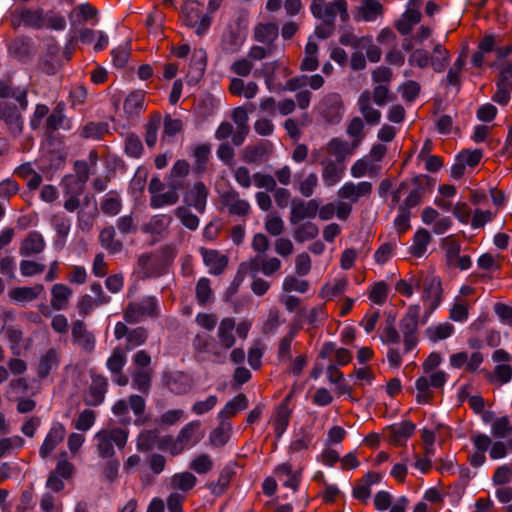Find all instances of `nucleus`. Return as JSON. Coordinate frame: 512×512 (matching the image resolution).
<instances>
[{
    "label": "nucleus",
    "mask_w": 512,
    "mask_h": 512,
    "mask_svg": "<svg viewBox=\"0 0 512 512\" xmlns=\"http://www.w3.org/2000/svg\"><path fill=\"white\" fill-rule=\"evenodd\" d=\"M441 246L445 250L446 261L448 265H453L461 251V245L455 235H449L442 239Z\"/></svg>",
    "instance_id": "43"
},
{
    "label": "nucleus",
    "mask_w": 512,
    "mask_h": 512,
    "mask_svg": "<svg viewBox=\"0 0 512 512\" xmlns=\"http://www.w3.org/2000/svg\"><path fill=\"white\" fill-rule=\"evenodd\" d=\"M372 188V184L368 181H362L358 184L346 182L338 190V197L356 203L361 197H369L372 193Z\"/></svg>",
    "instance_id": "16"
},
{
    "label": "nucleus",
    "mask_w": 512,
    "mask_h": 512,
    "mask_svg": "<svg viewBox=\"0 0 512 512\" xmlns=\"http://www.w3.org/2000/svg\"><path fill=\"white\" fill-rule=\"evenodd\" d=\"M127 362L125 350L121 347H116L112 350L110 357L107 360V368L113 373L122 372L123 367Z\"/></svg>",
    "instance_id": "46"
},
{
    "label": "nucleus",
    "mask_w": 512,
    "mask_h": 512,
    "mask_svg": "<svg viewBox=\"0 0 512 512\" xmlns=\"http://www.w3.org/2000/svg\"><path fill=\"white\" fill-rule=\"evenodd\" d=\"M203 437L204 431L201 430V422L199 420L191 421L179 431L175 443L170 449V453L178 455L185 448L196 445Z\"/></svg>",
    "instance_id": "8"
},
{
    "label": "nucleus",
    "mask_w": 512,
    "mask_h": 512,
    "mask_svg": "<svg viewBox=\"0 0 512 512\" xmlns=\"http://www.w3.org/2000/svg\"><path fill=\"white\" fill-rule=\"evenodd\" d=\"M342 109V100L338 94H330L322 102V115L329 123H338L340 121Z\"/></svg>",
    "instance_id": "21"
},
{
    "label": "nucleus",
    "mask_w": 512,
    "mask_h": 512,
    "mask_svg": "<svg viewBox=\"0 0 512 512\" xmlns=\"http://www.w3.org/2000/svg\"><path fill=\"white\" fill-rule=\"evenodd\" d=\"M415 424L410 420L402 421L399 424H393L386 428V437L388 442L394 446H404L407 440L414 434Z\"/></svg>",
    "instance_id": "15"
},
{
    "label": "nucleus",
    "mask_w": 512,
    "mask_h": 512,
    "mask_svg": "<svg viewBox=\"0 0 512 512\" xmlns=\"http://www.w3.org/2000/svg\"><path fill=\"white\" fill-rule=\"evenodd\" d=\"M50 223L60 238L65 239L68 236L71 221L64 213L52 215Z\"/></svg>",
    "instance_id": "55"
},
{
    "label": "nucleus",
    "mask_w": 512,
    "mask_h": 512,
    "mask_svg": "<svg viewBox=\"0 0 512 512\" xmlns=\"http://www.w3.org/2000/svg\"><path fill=\"white\" fill-rule=\"evenodd\" d=\"M73 290L66 284L57 283L51 287L50 305L55 311L66 310L69 306Z\"/></svg>",
    "instance_id": "22"
},
{
    "label": "nucleus",
    "mask_w": 512,
    "mask_h": 512,
    "mask_svg": "<svg viewBox=\"0 0 512 512\" xmlns=\"http://www.w3.org/2000/svg\"><path fill=\"white\" fill-rule=\"evenodd\" d=\"M195 296L199 305L204 306L213 298V291L210 287V280L202 277L198 280L195 288Z\"/></svg>",
    "instance_id": "49"
},
{
    "label": "nucleus",
    "mask_w": 512,
    "mask_h": 512,
    "mask_svg": "<svg viewBox=\"0 0 512 512\" xmlns=\"http://www.w3.org/2000/svg\"><path fill=\"white\" fill-rule=\"evenodd\" d=\"M121 207V199L116 191H110L101 203L102 212L108 216L117 215Z\"/></svg>",
    "instance_id": "50"
},
{
    "label": "nucleus",
    "mask_w": 512,
    "mask_h": 512,
    "mask_svg": "<svg viewBox=\"0 0 512 512\" xmlns=\"http://www.w3.org/2000/svg\"><path fill=\"white\" fill-rule=\"evenodd\" d=\"M179 200V194L170 189L165 193H159L151 196L150 206L152 208H160L163 206L174 205Z\"/></svg>",
    "instance_id": "57"
},
{
    "label": "nucleus",
    "mask_w": 512,
    "mask_h": 512,
    "mask_svg": "<svg viewBox=\"0 0 512 512\" xmlns=\"http://www.w3.org/2000/svg\"><path fill=\"white\" fill-rule=\"evenodd\" d=\"M44 292L42 284H36L32 287H17L9 292L12 300L20 303H28L37 299Z\"/></svg>",
    "instance_id": "28"
},
{
    "label": "nucleus",
    "mask_w": 512,
    "mask_h": 512,
    "mask_svg": "<svg viewBox=\"0 0 512 512\" xmlns=\"http://www.w3.org/2000/svg\"><path fill=\"white\" fill-rule=\"evenodd\" d=\"M434 55L431 56V67L436 73L443 72L450 60L449 51L441 44H436L433 48Z\"/></svg>",
    "instance_id": "38"
},
{
    "label": "nucleus",
    "mask_w": 512,
    "mask_h": 512,
    "mask_svg": "<svg viewBox=\"0 0 512 512\" xmlns=\"http://www.w3.org/2000/svg\"><path fill=\"white\" fill-rule=\"evenodd\" d=\"M72 343L86 353H92L95 349L96 339L94 334L88 330L84 320L77 319L71 325Z\"/></svg>",
    "instance_id": "11"
},
{
    "label": "nucleus",
    "mask_w": 512,
    "mask_h": 512,
    "mask_svg": "<svg viewBox=\"0 0 512 512\" xmlns=\"http://www.w3.org/2000/svg\"><path fill=\"white\" fill-rule=\"evenodd\" d=\"M232 426L228 421L220 420L219 425L210 433L209 440L215 447H223L230 438Z\"/></svg>",
    "instance_id": "36"
},
{
    "label": "nucleus",
    "mask_w": 512,
    "mask_h": 512,
    "mask_svg": "<svg viewBox=\"0 0 512 512\" xmlns=\"http://www.w3.org/2000/svg\"><path fill=\"white\" fill-rule=\"evenodd\" d=\"M318 209L319 201L317 199L304 201L294 198L291 201L289 221L292 225H297L305 219H313L317 215Z\"/></svg>",
    "instance_id": "10"
},
{
    "label": "nucleus",
    "mask_w": 512,
    "mask_h": 512,
    "mask_svg": "<svg viewBox=\"0 0 512 512\" xmlns=\"http://www.w3.org/2000/svg\"><path fill=\"white\" fill-rule=\"evenodd\" d=\"M430 241V233L426 229H418L413 237V244L410 247L411 254L415 257L423 256Z\"/></svg>",
    "instance_id": "37"
},
{
    "label": "nucleus",
    "mask_w": 512,
    "mask_h": 512,
    "mask_svg": "<svg viewBox=\"0 0 512 512\" xmlns=\"http://www.w3.org/2000/svg\"><path fill=\"white\" fill-rule=\"evenodd\" d=\"M311 14L321 21L315 27V36L318 39L330 38L336 30V16L339 14L341 20L346 21L349 18L346 0H312L310 5Z\"/></svg>",
    "instance_id": "1"
},
{
    "label": "nucleus",
    "mask_w": 512,
    "mask_h": 512,
    "mask_svg": "<svg viewBox=\"0 0 512 512\" xmlns=\"http://www.w3.org/2000/svg\"><path fill=\"white\" fill-rule=\"evenodd\" d=\"M182 18L186 26L195 29L198 36H203L211 26L212 17L203 14V5L197 0H187L182 7Z\"/></svg>",
    "instance_id": "4"
},
{
    "label": "nucleus",
    "mask_w": 512,
    "mask_h": 512,
    "mask_svg": "<svg viewBox=\"0 0 512 512\" xmlns=\"http://www.w3.org/2000/svg\"><path fill=\"white\" fill-rule=\"evenodd\" d=\"M278 35L279 27L276 23L258 24L254 30V39L265 44H272Z\"/></svg>",
    "instance_id": "33"
},
{
    "label": "nucleus",
    "mask_w": 512,
    "mask_h": 512,
    "mask_svg": "<svg viewBox=\"0 0 512 512\" xmlns=\"http://www.w3.org/2000/svg\"><path fill=\"white\" fill-rule=\"evenodd\" d=\"M408 63L410 66H416L424 69L429 64L431 65V56L425 49H416L410 54Z\"/></svg>",
    "instance_id": "64"
},
{
    "label": "nucleus",
    "mask_w": 512,
    "mask_h": 512,
    "mask_svg": "<svg viewBox=\"0 0 512 512\" xmlns=\"http://www.w3.org/2000/svg\"><path fill=\"white\" fill-rule=\"evenodd\" d=\"M361 17L365 21H373L383 13V6L377 0H364L359 9Z\"/></svg>",
    "instance_id": "44"
},
{
    "label": "nucleus",
    "mask_w": 512,
    "mask_h": 512,
    "mask_svg": "<svg viewBox=\"0 0 512 512\" xmlns=\"http://www.w3.org/2000/svg\"><path fill=\"white\" fill-rule=\"evenodd\" d=\"M422 301L427 303V310L422 323H425L430 314L438 308L442 302V284L439 277L435 275H426L423 279Z\"/></svg>",
    "instance_id": "6"
},
{
    "label": "nucleus",
    "mask_w": 512,
    "mask_h": 512,
    "mask_svg": "<svg viewBox=\"0 0 512 512\" xmlns=\"http://www.w3.org/2000/svg\"><path fill=\"white\" fill-rule=\"evenodd\" d=\"M291 410L284 405H279L274 419V431L277 438H280L289 425Z\"/></svg>",
    "instance_id": "45"
},
{
    "label": "nucleus",
    "mask_w": 512,
    "mask_h": 512,
    "mask_svg": "<svg viewBox=\"0 0 512 512\" xmlns=\"http://www.w3.org/2000/svg\"><path fill=\"white\" fill-rule=\"evenodd\" d=\"M143 144L138 135L129 133L125 137V153L133 158H139L143 153Z\"/></svg>",
    "instance_id": "56"
},
{
    "label": "nucleus",
    "mask_w": 512,
    "mask_h": 512,
    "mask_svg": "<svg viewBox=\"0 0 512 512\" xmlns=\"http://www.w3.org/2000/svg\"><path fill=\"white\" fill-rule=\"evenodd\" d=\"M65 434L66 430L64 426L58 422L54 423L39 449V454L41 458H47L57 447V445L63 441Z\"/></svg>",
    "instance_id": "18"
},
{
    "label": "nucleus",
    "mask_w": 512,
    "mask_h": 512,
    "mask_svg": "<svg viewBox=\"0 0 512 512\" xmlns=\"http://www.w3.org/2000/svg\"><path fill=\"white\" fill-rule=\"evenodd\" d=\"M108 389V380L100 374H91V384L84 395V402L88 406H99L105 399Z\"/></svg>",
    "instance_id": "14"
},
{
    "label": "nucleus",
    "mask_w": 512,
    "mask_h": 512,
    "mask_svg": "<svg viewBox=\"0 0 512 512\" xmlns=\"http://www.w3.org/2000/svg\"><path fill=\"white\" fill-rule=\"evenodd\" d=\"M322 165V179L324 184L328 187L336 185L341 181L345 174V164L333 159H324L320 161Z\"/></svg>",
    "instance_id": "17"
},
{
    "label": "nucleus",
    "mask_w": 512,
    "mask_h": 512,
    "mask_svg": "<svg viewBox=\"0 0 512 512\" xmlns=\"http://www.w3.org/2000/svg\"><path fill=\"white\" fill-rule=\"evenodd\" d=\"M24 439L20 436L2 438L0 440V458L9 455L24 446Z\"/></svg>",
    "instance_id": "60"
},
{
    "label": "nucleus",
    "mask_w": 512,
    "mask_h": 512,
    "mask_svg": "<svg viewBox=\"0 0 512 512\" xmlns=\"http://www.w3.org/2000/svg\"><path fill=\"white\" fill-rule=\"evenodd\" d=\"M9 54L19 61L29 60L35 53L31 38L20 36L12 40L8 46Z\"/></svg>",
    "instance_id": "19"
},
{
    "label": "nucleus",
    "mask_w": 512,
    "mask_h": 512,
    "mask_svg": "<svg viewBox=\"0 0 512 512\" xmlns=\"http://www.w3.org/2000/svg\"><path fill=\"white\" fill-rule=\"evenodd\" d=\"M205 265L210 268V273L214 275L221 274L228 265L227 256L217 250H209L204 247L199 249Z\"/></svg>",
    "instance_id": "23"
},
{
    "label": "nucleus",
    "mask_w": 512,
    "mask_h": 512,
    "mask_svg": "<svg viewBox=\"0 0 512 512\" xmlns=\"http://www.w3.org/2000/svg\"><path fill=\"white\" fill-rule=\"evenodd\" d=\"M19 17L26 26L37 29L44 26L43 10L40 8L36 10L22 8L19 12Z\"/></svg>",
    "instance_id": "40"
},
{
    "label": "nucleus",
    "mask_w": 512,
    "mask_h": 512,
    "mask_svg": "<svg viewBox=\"0 0 512 512\" xmlns=\"http://www.w3.org/2000/svg\"><path fill=\"white\" fill-rule=\"evenodd\" d=\"M453 332L454 326L448 322L441 323L435 327H428L425 331L429 340L434 343L448 338Z\"/></svg>",
    "instance_id": "51"
},
{
    "label": "nucleus",
    "mask_w": 512,
    "mask_h": 512,
    "mask_svg": "<svg viewBox=\"0 0 512 512\" xmlns=\"http://www.w3.org/2000/svg\"><path fill=\"white\" fill-rule=\"evenodd\" d=\"M236 322L232 317L223 318L218 327L217 336L221 346L228 350L235 344V336L233 330L235 329Z\"/></svg>",
    "instance_id": "26"
},
{
    "label": "nucleus",
    "mask_w": 512,
    "mask_h": 512,
    "mask_svg": "<svg viewBox=\"0 0 512 512\" xmlns=\"http://www.w3.org/2000/svg\"><path fill=\"white\" fill-rule=\"evenodd\" d=\"M328 154L335 156L333 161L341 162L345 164L347 155L352 153L348 142L338 138L331 139L326 146Z\"/></svg>",
    "instance_id": "34"
},
{
    "label": "nucleus",
    "mask_w": 512,
    "mask_h": 512,
    "mask_svg": "<svg viewBox=\"0 0 512 512\" xmlns=\"http://www.w3.org/2000/svg\"><path fill=\"white\" fill-rule=\"evenodd\" d=\"M124 113L127 118L133 119L145 109V93L141 90L131 92L123 103Z\"/></svg>",
    "instance_id": "24"
},
{
    "label": "nucleus",
    "mask_w": 512,
    "mask_h": 512,
    "mask_svg": "<svg viewBox=\"0 0 512 512\" xmlns=\"http://www.w3.org/2000/svg\"><path fill=\"white\" fill-rule=\"evenodd\" d=\"M99 241L103 248L110 254H116L122 251L123 242L116 239V232L113 226L103 228L99 234Z\"/></svg>",
    "instance_id": "30"
},
{
    "label": "nucleus",
    "mask_w": 512,
    "mask_h": 512,
    "mask_svg": "<svg viewBox=\"0 0 512 512\" xmlns=\"http://www.w3.org/2000/svg\"><path fill=\"white\" fill-rule=\"evenodd\" d=\"M45 248V241L39 232H30L22 242L19 253L22 256H32L41 253Z\"/></svg>",
    "instance_id": "27"
},
{
    "label": "nucleus",
    "mask_w": 512,
    "mask_h": 512,
    "mask_svg": "<svg viewBox=\"0 0 512 512\" xmlns=\"http://www.w3.org/2000/svg\"><path fill=\"white\" fill-rule=\"evenodd\" d=\"M159 316L160 309L155 296H144L139 301L129 302L123 311L127 324H137L145 318L157 319Z\"/></svg>",
    "instance_id": "2"
},
{
    "label": "nucleus",
    "mask_w": 512,
    "mask_h": 512,
    "mask_svg": "<svg viewBox=\"0 0 512 512\" xmlns=\"http://www.w3.org/2000/svg\"><path fill=\"white\" fill-rule=\"evenodd\" d=\"M234 472L231 468L225 467L220 472L219 478L216 482L209 484V489L214 495H222L228 488Z\"/></svg>",
    "instance_id": "48"
},
{
    "label": "nucleus",
    "mask_w": 512,
    "mask_h": 512,
    "mask_svg": "<svg viewBox=\"0 0 512 512\" xmlns=\"http://www.w3.org/2000/svg\"><path fill=\"white\" fill-rule=\"evenodd\" d=\"M490 383L504 385L512 379V366L509 364H498L495 366L492 373L486 374Z\"/></svg>",
    "instance_id": "39"
},
{
    "label": "nucleus",
    "mask_w": 512,
    "mask_h": 512,
    "mask_svg": "<svg viewBox=\"0 0 512 512\" xmlns=\"http://www.w3.org/2000/svg\"><path fill=\"white\" fill-rule=\"evenodd\" d=\"M197 478L190 472L175 474L172 484L182 491L191 490L196 484Z\"/></svg>",
    "instance_id": "61"
},
{
    "label": "nucleus",
    "mask_w": 512,
    "mask_h": 512,
    "mask_svg": "<svg viewBox=\"0 0 512 512\" xmlns=\"http://www.w3.org/2000/svg\"><path fill=\"white\" fill-rule=\"evenodd\" d=\"M319 234V227L310 221L299 223L294 229L293 236L296 242L304 243L315 239Z\"/></svg>",
    "instance_id": "35"
},
{
    "label": "nucleus",
    "mask_w": 512,
    "mask_h": 512,
    "mask_svg": "<svg viewBox=\"0 0 512 512\" xmlns=\"http://www.w3.org/2000/svg\"><path fill=\"white\" fill-rule=\"evenodd\" d=\"M158 430H143L137 437V449L140 452H149L157 447Z\"/></svg>",
    "instance_id": "41"
},
{
    "label": "nucleus",
    "mask_w": 512,
    "mask_h": 512,
    "mask_svg": "<svg viewBox=\"0 0 512 512\" xmlns=\"http://www.w3.org/2000/svg\"><path fill=\"white\" fill-rule=\"evenodd\" d=\"M66 105L64 102H58L51 114L47 116L45 122V133L52 135L55 131L60 128H64V122L66 120L64 111Z\"/></svg>",
    "instance_id": "29"
},
{
    "label": "nucleus",
    "mask_w": 512,
    "mask_h": 512,
    "mask_svg": "<svg viewBox=\"0 0 512 512\" xmlns=\"http://www.w3.org/2000/svg\"><path fill=\"white\" fill-rule=\"evenodd\" d=\"M419 317L420 306L412 304L407 308L405 315L399 322V328L403 336L404 353L412 351L418 344Z\"/></svg>",
    "instance_id": "3"
},
{
    "label": "nucleus",
    "mask_w": 512,
    "mask_h": 512,
    "mask_svg": "<svg viewBox=\"0 0 512 512\" xmlns=\"http://www.w3.org/2000/svg\"><path fill=\"white\" fill-rule=\"evenodd\" d=\"M244 38L235 30H230L222 38V49L227 53H235L242 46Z\"/></svg>",
    "instance_id": "53"
},
{
    "label": "nucleus",
    "mask_w": 512,
    "mask_h": 512,
    "mask_svg": "<svg viewBox=\"0 0 512 512\" xmlns=\"http://www.w3.org/2000/svg\"><path fill=\"white\" fill-rule=\"evenodd\" d=\"M0 98L15 99L20 110H26L28 107L27 90L12 86L9 80H0Z\"/></svg>",
    "instance_id": "25"
},
{
    "label": "nucleus",
    "mask_w": 512,
    "mask_h": 512,
    "mask_svg": "<svg viewBox=\"0 0 512 512\" xmlns=\"http://www.w3.org/2000/svg\"><path fill=\"white\" fill-rule=\"evenodd\" d=\"M446 382V373L437 371L429 377L421 376L415 382L417 390L416 401L420 404H429L434 397V389L442 388Z\"/></svg>",
    "instance_id": "7"
},
{
    "label": "nucleus",
    "mask_w": 512,
    "mask_h": 512,
    "mask_svg": "<svg viewBox=\"0 0 512 512\" xmlns=\"http://www.w3.org/2000/svg\"><path fill=\"white\" fill-rule=\"evenodd\" d=\"M175 216L180 220L183 226L189 230H196L199 226V218L193 214L187 207L180 206L175 209Z\"/></svg>",
    "instance_id": "54"
},
{
    "label": "nucleus",
    "mask_w": 512,
    "mask_h": 512,
    "mask_svg": "<svg viewBox=\"0 0 512 512\" xmlns=\"http://www.w3.org/2000/svg\"><path fill=\"white\" fill-rule=\"evenodd\" d=\"M15 105L8 102H0V119L7 125L9 133L17 138L22 134L23 131V118L21 112Z\"/></svg>",
    "instance_id": "13"
},
{
    "label": "nucleus",
    "mask_w": 512,
    "mask_h": 512,
    "mask_svg": "<svg viewBox=\"0 0 512 512\" xmlns=\"http://www.w3.org/2000/svg\"><path fill=\"white\" fill-rule=\"evenodd\" d=\"M97 450L99 456L103 459H111L115 455L113 443L122 449L125 447L128 439V432L121 428L111 430H101L95 435Z\"/></svg>",
    "instance_id": "5"
},
{
    "label": "nucleus",
    "mask_w": 512,
    "mask_h": 512,
    "mask_svg": "<svg viewBox=\"0 0 512 512\" xmlns=\"http://www.w3.org/2000/svg\"><path fill=\"white\" fill-rule=\"evenodd\" d=\"M152 372L149 369H136L132 373V386L147 394L150 389Z\"/></svg>",
    "instance_id": "47"
},
{
    "label": "nucleus",
    "mask_w": 512,
    "mask_h": 512,
    "mask_svg": "<svg viewBox=\"0 0 512 512\" xmlns=\"http://www.w3.org/2000/svg\"><path fill=\"white\" fill-rule=\"evenodd\" d=\"M61 353L58 349L49 348L39 359L37 366V376L44 379L57 369L60 365Z\"/></svg>",
    "instance_id": "20"
},
{
    "label": "nucleus",
    "mask_w": 512,
    "mask_h": 512,
    "mask_svg": "<svg viewBox=\"0 0 512 512\" xmlns=\"http://www.w3.org/2000/svg\"><path fill=\"white\" fill-rule=\"evenodd\" d=\"M108 131V124L104 122H90L83 127L84 138L99 139Z\"/></svg>",
    "instance_id": "62"
},
{
    "label": "nucleus",
    "mask_w": 512,
    "mask_h": 512,
    "mask_svg": "<svg viewBox=\"0 0 512 512\" xmlns=\"http://www.w3.org/2000/svg\"><path fill=\"white\" fill-rule=\"evenodd\" d=\"M273 152V144L268 140H260L255 144L246 146L241 151V160L246 164H260L266 162Z\"/></svg>",
    "instance_id": "12"
},
{
    "label": "nucleus",
    "mask_w": 512,
    "mask_h": 512,
    "mask_svg": "<svg viewBox=\"0 0 512 512\" xmlns=\"http://www.w3.org/2000/svg\"><path fill=\"white\" fill-rule=\"evenodd\" d=\"M211 152V146L208 143L198 145L193 152V156L195 158L194 162V171L197 174H201L205 172L206 165L209 160Z\"/></svg>",
    "instance_id": "42"
},
{
    "label": "nucleus",
    "mask_w": 512,
    "mask_h": 512,
    "mask_svg": "<svg viewBox=\"0 0 512 512\" xmlns=\"http://www.w3.org/2000/svg\"><path fill=\"white\" fill-rule=\"evenodd\" d=\"M248 406V399L245 394L239 393L232 400L227 402L223 409L219 412V420L227 421V419L235 416L239 411L246 409Z\"/></svg>",
    "instance_id": "32"
},
{
    "label": "nucleus",
    "mask_w": 512,
    "mask_h": 512,
    "mask_svg": "<svg viewBox=\"0 0 512 512\" xmlns=\"http://www.w3.org/2000/svg\"><path fill=\"white\" fill-rule=\"evenodd\" d=\"M435 180L428 175H417L411 179V184L414 193L420 194L421 198H424L427 190H430L434 186Z\"/></svg>",
    "instance_id": "59"
},
{
    "label": "nucleus",
    "mask_w": 512,
    "mask_h": 512,
    "mask_svg": "<svg viewBox=\"0 0 512 512\" xmlns=\"http://www.w3.org/2000/svg\"><path fill=\"white\" fill-rule=\"evenodd\" d=\"M161 124V115L159 113L153 114L147 124L145 125V142L148 147L155 146L157 141V131Z\"/></svg>",
    "instance_id": "52"
},
{
    "label": "nucleus",
    "mask_w": 512,
    "mask_h": 512,
    "mask_svg": "<svg viewBox=\"0 0 512 512\" xmlns=\"http://www.w3.org/2000/svg\"><path fill=\"white\" fill-rule=\"evenodd\" d=\"M114 336L117 340L125 337L126 343L124 350L130 351L138 346L146 343L149 333L143 326H138L130 329L126 322H117L114 329Z\"/></svg>",
    "instance_id": "9"
},
{
    "label": "nucleus",
    "mask_w": 512,
    "mask_h": 512,
    "mask_svg": "<svg viewBox=\"0 0 512 512\" xmlns=\"http://www.w3.org/2000/svg\"><path fill=\"white\" fill-rule=\"evenodd\" d=\"M297 189L299 193L308 198L313 195L315 188L318 185V176L316 173H310L305 179L299 180Z\"/></svg>",
    "instance_id": "63"
},
{
    "label": "nucleus",
    "mask_w": 512,
    "mask_h": 512,
    "mask_svg": "<svg viewBox=\"0 0 512 512\" xmlns=\"http://www.w3.org/2000/svg\"><path fill=\"white\" fill-rule=\"evenodd\" d=\"M208 193V189L203 182L195 183L188 194V204L193 206L199 213H204Z\"/></svg>",
    "instance_id": "31"
},
{
    "label": "nucleus",
    "mask_w": 512,
    "mask_h": 512,
    "mask_svg": "<svg viewBox=\"0 0 512 512\" xmlns=\"http://www.w3.org/2000/svg\"><path fill=\"white\" fill-rule=\"evenodd\" d=\"M491 431L496 438H506L511 435L512 425L509 418L507 416L496 418L491 425Z\"/></svg>",
    "instance_id": "58"
}]
</instances>
